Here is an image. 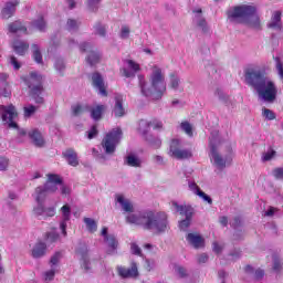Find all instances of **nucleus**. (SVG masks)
<instances>
[{
  "label": "nucleus",
  "instance_id": "nucleus-1",
  "mask_svg": "<svg viewBox=\"0 0 283 283\" xmlns=\"http://www.w3.org/2000/svg\"><path fill=\"white\" fill-rule=\"evenodd\" d=\"M247 85L255 90L259 98L265 103H274L277 98V86L275 82L266 76L260 69H248L244 73Z\"/></svg>",
  "mask_w": 283,
  "mask_h": 283
},
{
  "label": "nucleus",
  "instance_id": "nucleus-2",
  "mask_svg": "<svg viewBox=\"0 0 283 283\" xmlns=\"http://www.w3.org/2000/svg\"><path fill=\"white\" fill-rule=\"evenodd\" d=\"M139 87L143 96L151 98L153 101H160L167 92V83L165 82V72L158 65L151 66V73L149 75V83L151 87L147 86L145 75H138Z\"/></svg>",
  "mask_w": 283,
  "mask_h": 283
},
{
  "label": "nucleus",
  "instance_id": "nucleus-3",
  "mask_svg": "<svg viewBox=\"0 0 283 283\" xmlns=\"http://www.w3.org/2000/svg\"><path fill=\"white\" fill-rule=\"evenodd\" d=\"M126 221L129 224H137L144 229H153L159 232H163L165 229H167V217H160L159 214L155 213H129L126 217Z\"/></svg>",
  "mask_w": 283,
  "mask_h": 283
},
{
  "label": "nucleus",
  "instance_id": "nucleus-4",
  "mask_svg": "<svg viewBox=\"0 0 283 283\" xmlns=\"http://www.w3.org/2000/svg\"><path fill=\"white\" fill-rule=\"evenodd\" d=\"M256 9L254 6L243 4L234 7L232 11L229 12V19L237 23H245L254 30H260V18L255 14Z\"/></svg>",
  "mask_w": 283,
  "mask_h": 283
},
{
  "label": "nucleus",
  "instance_id": "nucleus-5",
  "mask_svg": "<svg viewBox=\"0 0 283 283\" xmlns=\"http://www.w3.org/2000/svg\"><path fill=\"white\" fill-rule=\"evenodd\" d=\"M57 185H63V180L59 175H48V180L44 184V186H39L35 188V200L38 201L39 205V211L38 213H43L45 212V209L41 205V200H43L45 197L50 196V193H54L55 191L59 190Z\"/></svg>",
  "mask_w": 283,
  "mask_h": 283
},
{
  "label": "nucleus",
  "instance_id": "nucleus-6",
  "mask_svg": "<svg viewBox=\"0 0 283 283\" xmlns=\"http://www.w3.org/2000/svg\"><path fill=\"white\" fill-rule=\"evenodd\" d=\"M210 158L214 167L222 171V169H226V167L231 165V160H233V153L231 149H229L227 155L221 156V154L218 151V138L212 137L210 138Z\"/></svg>",
  "mask_w": 283,
  "mask_h": 283
},
{
  "label": "nucleus",
  "instance_id": "nucleus-7",
  "mask_svg": "<svg viewBox=\"0 0 283 283\" xmlns=\"http://www.w3.org/2000/svg\"><path fill=\"white\" fill-rule=\"evenodd\" d=\"M28 87L31 90V96L36 105H43L45 99L41 94H43V76L36 72L30 73V77L27 82Z\"/></svg>",
  "mask_w": 283,
  "mask_h": 283
},
{
  "label": "nucleus",
  "instance_id": "nucleus-8",
  "mask_svg": "<svg viewBox=\"0 0 283 283\" xmlns=\"http://www.w3.org/2000/svg\"><path fill=\"white\" fill-rule=\"evenodd\" d=\"M120 138H123V130L119 127L108 132L102 140V147L105 154H114L116 146L120 143Z\"/></svg>",
  "mask_w": 283,
  "mask_h": 283
},
{
  "label": "nucleus",
  "instance_id": "nucleus-9",
  "mask_svg": "<svg viewBox=\"0 0 283 283\" xmlns=\"http://www.w3.org/2000/svg\"><path fill=\"white\" fill-rule=\"evenodd\" d=\"M169 156L177 160H188L193 157V153L190 149H181L179 139H172L169 148Z\"/></svg>",
  "mask_w": 283,
  "mask_h": 283
},
{
  "label": "nucleus",
  "instance_id": "nucleus-10",
  "mask_svg": "<svg viewBox=\"0 0 283 283\" xmlns=\"http://www.w3.org/2000/svg\"><path fill=\"white\" fill-rule=\"evenodd\" d=\"M0 111L2 113L3 123H8L9 127L17 128L18 125L14 123V119L17 118L18 114L14 105L1 106Z\"/></svg>",
  "mask_w": 283,
  "mask_h": 283
},
{
  "label": "nucleus",
  "instance_id": "nucleus-11",
  "mask_svg": "<svg viewBox=\"0 0 283 283\" xmlns=\"http://www.w3.org/2000/svg\"><path fill=\"white\" fill-rule=\"evenodd\" d=\"M92 48L93 45L90 42H83L82 44H80L81 52H90L86 57L87 63L91 65H96V63L101 62V53L92 51Z\"/></svg>",
  "mask_w": 283,
  "mask_h": 283
},
{
  "label": "nucleus",
  "instance_id": "nucleus-12",
  "mask_svg": "<svg viewBox=\"0 0 283 283\" xmlns=\"http://www.w3.org/2000/svg\"><path fill=\"white\" fill-rule=\"evenodd\" d=\"M101 235L104 237V242L108 247V255H113V253L116 252V249H118V240H116V235L108 234L106 227L102 229Z\"/></svg>",
  "mask_w": 283,
  "mask_h": 283
},
{
  "label": "nucleus",
  "instance_id": "nucleus-13",
  "mask_svg": "<svg viewBox=\"0 0 283 283\" xmlns=\"http://www.w3.org/2000/svg\"><path fill=\"white\" fill-rule=\"evenodd\" d=\"M76 253L80 256L82 269L85 272L90 271L92 268L90 266V255L87 254V244L81 243L76 249Z\"/></svg>",
  "mask_w": 283,
  "mask_h": 283
},
{
  "label": "nucleus",
  "instance_id": "nucleus-14",
  "mask_svg": "<svg viewBox=\"0 0 283 283\" xmlns=\"http://www.w3.org/2000/svg\"><path fill=\"white\" fill-rule=\"evenodd\" d=\"M128 69H123L122 74L126 78H134L136 76V72H140V65L134 60H126Z\"/></svg>",
  "mask_w": 283,
  "mask_h": 283
},
{
  "label": "nucleus",
  "instance_id": "nucleus-15",
  "mask_svg": "<svg viewBox=\"0 0 283 283\" xmlns=\"http://www.w3.org/2000/svg\"><path fill=\"white\" fill-rule=\"evenodd\" d=\"M92 83H93V86L96 90H98L102 96H107V90L105 87V82L103 81V76L101 75V73H97V72L93 73Z\"/></svg>",
  "mask_w": 283,
  "mask_h": 283
},
{
  "label": "nucleus",
  "instance_id": "nucleus-16",
  "mask_svg": "<svg viewBox=\"0 0 283 283\" xmlns=\"http://www.w3.org/2000/svg\"><path fill=\"white\" fill-rule=\"evenodd\" d=\"M113 114L115 118H123L127 112L125 111V106H123V95H115V106L113 108Z\"/></svg>",
  "mask_w": 283,
  "mask_h": 283
},
{
  "label": "nucleus",
  "instance_id": "nucleus-17",
  "mask_svg": "<svg viewBox=\"0 0 283 283\" xmlns=\"http://www.w3.org/2000/svg\"><path fill=\"white\" fill-rule=\"evenodd\" d=\"M186 240L193 249H202L205 247V239L198 233H188Z\"/></svg>",
  "mask_w": 283,
  "mask_h": 283
},
{
  "label": "nucleus",
  "instance_id": "nucleus-18",
  "mask_svg": "<svg viewBox=\"0 0 283 283\" xmlns=\"http://www.w3.org/2000/svg\"><path fill=\"white\" fill-rule=\"evenodd\" d=\"M118 275L120 277H136L138 275V265L136 263H132L130 268H117Z\"/></svg>",
  "mask_w": 283,
  "mask_h": 283
},
{
  "label": "nucleus",
  "instance_id": "nucleus-19",
  "mask_svg": "<svg viewBox=\"0 0 283 283\" xmlns=\"http://www.w3.org/2000/svg\"><path fill=\"white\" fill-rule=\"evenodd\" d=\"M268 28L271 30H282V11H274L270 22L268 23Z\"/></svg>",
  "mask_w": 283,
  "mask_h": 283
},
{
  "label": "nucleus",
  "instance_id": "nucleus-20",
  "mask_svg": "<svg viewBox=\"0 0 283 283\" xmlns=\"http://www.w3.org/2000/svg\"><path fill=\"white\" fill-rule=\"evenodd\" d=\"M62 156L67 160L69 165L71 167H78V155L76 154V150L73 148H67Z\"/></svg>",
  "mask_w": 283,
  "mask_h": 283
},
{
  "label": "nucleus",
  "instance_id": "nucleus-21",
  "mask_svg": "<svg viewBox=\"0 0 283 283\" xmlns=\"http://www.w3.org/2000/svg\"><path fill=\"white\" fill-rule=\"evenodd\" d=\"M115 200L118 202V205H120L123 211H126V213L134 212V205L129 199L125 198V196L116 195Z\"/></svg>",
  "mask_w": 283,
  "mask_h": 283
},
{
  "label": "nucleus",
  "instance_id": "nucleus-22",
  "mask_svg": "<svg viewBox=\"0 0 283 283\" xmlns=\"http://www.w3.org/2000/svg\"><path fill=\"white\" fill-rule=\"evenodd\" d=\"M28 135L35 147H43V145H45V139L39 129L34 128L30 130Z\"/></svg>",
  "mask_w": 283,
  "mask_h": 283
},
{
  "label": "nucleus",
  "instance_id": "nucleus-23",
  "mask_svg": "<svg viewBox=\"0 0 283 283\" xmlns=\"http://www.w3.org/2000/svg\"><path fill=\"white\" fill-rule=\"evenodd\" d=\"M193 12L196 13L193 23H196L198 28H201L203 32H207V20L202 17V9L193 10Z\"/></svg>",
  "mask_w": 283,
  "mask_h": 283
},
{
  "label": "nucleus",
  "instance_id": "nucleus-24",
  "mask_svg": "<svg viewBox=\"0 0 283 283\" xmlns=\"http://www.w3.org/2000/svg\"><path fill=\"white\" fill-rule=\"evenodd\" d=\"M171 207L177 213H193V207L189 203L179 205L177 201H172Z\"/></svg>",
  "mask_w": 283,
  "mask_h": 283
},
{
  "label": "nucleus",
  "instance_id": "nucleus-25",
  "mask_svg": "<svg viewBox=\"0 0 283 283\" xmlns=\"http://www.w3.org/2000/svg\"><path fill=\"white\" fill-rule=\"evenodd\" d=\"M46 251H48V245L43 242H38L32 249V258H35V259L43 258Z\"/></svg>",
  "mask_w": 283,
  "mask_h": 283
},
{
  "label": "nucleus",
  "instance_id": "nucleus-26",
  "mask_svg": "<svg viewBox=\"0 0 283 283\" xmlns=\"http://www.w3.org/2000/svg\"><path fill=\"white\" fill-rule=\"evenodd\" d=\"M17 6H19L18 1L7 2L6 7L2 9V17L10 19V17L17 12Z\"/></svg>",
  "mask_w": 283,
  "mask_h": 283
},
{
  "label": "nucleus",
  "instance_id": "nucleus-27",
  "mask_svg": "<svg viewBox=\"0 0 283 283\" xmlns=\"http://www.w3.org/2000/svg\"><path fill=\"white\" fill-rule=\"evenodd\" d=\"M12 46H13L15 54L23 56V54H25V52H28V48H30V44H28V42L15 40L13 42Z\"/></svg>",
  "mask_w": 283,
  "mask_h": 283
},
{
  "label": "nucleus",
  "instance_id": "nucleus-28",
  "mask_svg": "<svg viewBox=\"0 0 283 283\" xmlns=\"http://www.w3.org/2000/svg\"><path fill=\"white\" fill-rule=\"evenodd\" d=\"M192 220H193V213L181 214V220L179 221V229L181 231H187V228L191 227Z\"/></svg>",
  "mask_w": 283,
  "mask_h": 283
},
{
  "label": "nucleus",
  "instance_id": "nucleus-29",
  "mask_svg": "<svg viewBox=\"0 0 283 283\" xmlns=\"http://www.w3.org/2000/svg\"><path fill=\"white\" fill-rule=\"evenodd\" d=\"M9 32H11L12 34H18L21 32L23 34H27L28 29L20 21H15L9 24Z\"/></svg>",
  "mask_w": 283,
  "mask_h": 283
},
{
  "label": "nucleus",
  "instance_id": "nucleus-30",
  "mask_svg": "<svg viewBox=\"0 0 283 283\" xmlns=\"http://www.w3.org/2000/svg\"><path fill=\"white\" fill-rule=\"evenodd\" d=\"M105 109H107V106H105V105H97V106L93 107L91 109V118H93V120H101Z\"/></svg>",
  "mask_w": 283,
  "mask_h": 283
},
{
  "label": "nucleus",
  "instance_id": "nucleus-31",
  "mask_svg": "<svg viewBox=\"0 0 283 283\" xmlns=\"http://www.w3.org/2000/svg\"><path fill=\"white\" fill-rule=\"evenodd\" d=\"M149 129H151V120L140 119L138 124L139 134H142V136H147Z\"/></svg>",
  "mask_w": 283,
  "mask_h": 283
},
{
  "label": "nucleus",
  "instance_id": "nucleus-32",
  "mask_svg": "<svg viewBox=\"0 0 283 283\" xmlns=\"http://www.w3.org/2000/svg\"><path fill=\"white\" fill-rule=\"evenodd\" d=\"M32 28H35V30H39V32H45V28H48V24L45 23V20L43 17L38 18L31 23Z\"/></svg>",
  "mask_w": 283,
  "mask_h": 283
},
{
  "label": "nucleus",
  "instance_id": "nucleus-33",
  "mask_svg": "<svg viewBox=\"0 0 283 283\" xmlns=\"http://www.w3.org/2000/svg\"><path fill=\"white\" fill-rule=\"evenodd\" d=\"M81 28V21L75 19H69L66 22V30L69 32H76Z\"/></svg>",
  "mask_w": 283,
  "mask_h": 283
},
{
  "label": "nucleus",
  "instance_id": "nucleus-34",
  "mask_svg": "<svg viewBox=\"0 0 283 283\" xmlns=\"http://www.w3.org/2000/svg\"><path fill=\"white\" fill-rule=\"evenodd\" d=\"M125 163H126V165H128V167H140L143 161H140V159L138 157H136L135 155H128L126 157Z\"/></svg>",
  "mask_w": 283,
  "mask_h": 283
},
{
  "label": "nucleus",
  "instance_id": "nucleus-35",
  "mask_svg": "<svg viewBox=\"0 0 283 283\" xmlns=\"http://www.w3.org/2000/svg\"><path fill=\"white\" fill-rule=\"evenodd\" d=\"M84 223L86 224V229L90 231V233H95V231L98 229V224L92 218H84Z\"/></svg>",
  "mask_w": 283,
  "mask_h": 283
},
{
  "label": "nucleus",
  "instance_id": "nucleus-36",
  "mask_svg": "<svg viewBox=\"0 0 283 283\" xmlns=\"http://www.w3.org/2000/svg\"><path fill=\"white\" fill-rule=\"evenodd\" d=\"M38 109H39V106H34L32 104L24 106L23 107L24 118H32V116H34V114H36Z\"/></svg>",
  "mask_w": 283,
  "mask_h": 283
},
{
  "label": "nucleus",
  "instance_id": "nucleus-37",
  "mask_svg": "<svg viewBox=\"0 0 283 283\" xmlns=\"http://www.w3.org/2000/svg\"><path fill=\"white\" fill-rule=\"evenodd\" d=\"M32 50H33V59L35 63H43V55L41 54V50L39 49V45L33 44Z\"/></svg>",
  "mask_w": 283,
  "mask_h": 283
},
{
  "label": "nucleus",
  "instance_id": "nucleus-38",
  "mask_svg": "<svg viewBox=\"0 0 283 283\" xmlns=\"http://www.w3.org/2000/svg\"><path fill=\"white\" fill-rule=\"evenodd\" d=\"M94 30H95V34H98V36H107V29L105 28V25L101 24V22H97L94 25Z\"/></svg>",
  "mask_w": 283,
  "mask_h": 283
},
{
  "label": "nucleus",
  "instance_id": "nucleus-39",
  "mask_svg": "<svg viewBox=\"0 0 283 283\" xmlns=\"http://www.w3.org/2000/svg\"><path fill=\"white\" fill-rule=\"evenodd\" d=\"M67 222H70V213H64L63 220L60 223V229H61L63 235H67V231L65 230V229H67Z\"/></svg>",
  "mask_w": 283,
  "mask_h": 283
},
{
  "label": "nucleus",
  "instance_id": "nucleus-40",
  "mask_svg": "<svg viewBox=\"0 0 283 283\" xmlns=\"http://www.w3.org/2000/svg\"><path fill=\"white\" fill-rule=\"evenodd\" d=\"M175 273L179 276V277H188L189 273L187 272V268L182 266V265H175L174 266Z\"/></svg>",
  "mask_w": 283,
  "mask_h": 283
},
{
  "label": "nucleus",
  "instance_id": "nucleus-41",
  "mask_svg": "<svg viewBox=\"0 0 283 283\" xmlns=\"http://www.w3.org/2000/svg\"><path fill=\"white\" fill-rule=\"evenodd\" d=\"M130 253L133 255H138L139 258H143V250L140 249V245L136 242L130 243Z\"/></svg>",
  "mask_w": 283,
  "mask_h": 283
},
{
  "label": "nucleus",
  "instance_id": "nucleus-42",
  "mask_svg": "<svg viewBox=\"0 0 283 283\" xmlns=\"http://www.w3.org/2000/svg\"><path fill=\"white\" fill-rule=\"evenodd\" d=\"M180 127L182 132H185L188 136H193V127H191V124L189 122H182L180 124Z\"/></svg>",
  "mask_w": 283,
  "mask_h": 283
},
{
  "label": "nucleus",
  "instance_id": "nucleus-43",
  "mask_svg": "<svg viewBox=\"0 0 283 283\" xmlns=\"http://www.w3.org/2000/svg\"><path fill=\"white\" fill-rule=\"evenodd\" d=\"M170 87L171 90H178L180 87V77L177 75H170Z\"/></svg>",
  "mask_w": 283,
  "mask_h": 283
},
{
  "label": "nucleus",
  "instance_id": "nucleus-44",
  "mask_svg": "<svg viewBox=\"0 0 283 283\" xmlns=\"http://www.w3.org/2000/svg\"><path fill=\"white\" fill-rule=\"evenodd\" d=\"M132 30L129 29L128 25H123L119 32V38L125 40V39H129V34H130Z\"/></svg>",
  "mask_w": 283,
  "mask_h": 283
},
{
  "label": "nucleus",
  "instance_id": "nucleus-45",
  "mask_svg": "<svg viewBox=\"0 0 283 283\" xmlns=\"http://www.w3.org/2000/svg\"><path fill=\"white\" fill-rule=\"evenodd\" d=\"M8 167H10V159L0 157V171H8Z\"/></svg>",
  "mask_w": 283,
  "mask_h": 283
},
{
  "label": "nucleus",
  "instance_id": "nucleus-46",
  "mask_svg": "<svg viewBox=\"0 0 283 283\" xmlns=\"http://www.w3.org/2000/svg\"><path fill=\"white\" fill-rule=\"evenodd\" d=\"M214 96L219 97V101H222L223 103H227V101H229V96H227V94H224V92L220 88H217L214 91Z\"/></svg>",
  "mask_w": 283,
  "mask_h": 283
},
{
  "label": "nucleus",
  "instance_id": "nucleus-47",
  "mask_svg": "<svg viewBox=\"0 0 283 283\" xmlns=\"http://www.w3.org/2000/svg\"><path fill=\"white\" fill-rule=\"evenodd\" d=\"M275 67H276V72L280 76V78H283V62L282 60H280V57H275Z\"/></svg>",
  "mask_w": 283,
  "mask_h": 283
},
{
  "label": "nucleus",
  "instance_id": "nucleus-48",
  "mask_svg": "<svg viewBox=\"0 0 283 283\" xmlns=\"http://www.w3.org/2000/svg\"><path fill=\"white\" fill-rule=\"evenodd\" d=\"M273 270L274 271L282 270V259H280V256H277V255L273 256Z\"/></svg>",
  "mask_w": 283,
  "mask_h": 283
},
{
  "label": "nucleus",
  "instance_id": "nucleus-49",
  "mask_svg": "<svg viewBox=\"0 0 283 283\" xmlns=\"http://www.w3.org/2000/svg\"><path fill=\"white\" fill-rule=\"evenodd\" d=\"M275 157V150L270 149L268 153H263L262 160L263 163H269V160Z\"/></svg>",
  "mask_w": 283,
  "mask_h": 283
},
{
  "label": "nucleus",
  "instance_id": "nucleus-50",
  "mask_svg": "<svg viewBox=\"0 0 283 283\" xmlns=\"http://www.w3.org/2000/svg\"><path fill=\"white\" fill-rule=\"evenodd\" d=\"M54 275H56V271L54 270H49L44 272L43 274L44 282H52V280H54Z\"/></svg>",
  "mask_w": 283,
  "mask_h": 283
},
{
  "label": "nucleus",
  "instance_id": "nucleus-51",
  "mask_svg": "<svg viewBox=\"0 0 283 283\" xmlns=\"http://www.w3.org/2000/svg\"><path fill=\"white\" fill-rule=\"evenodd\" d=\"M71 109L72 116H81V114H83V106H81V104L73 105Z\"/></svg>",
  "mask_w": 283,
  "mask_h": 283
},
{
  "label": "nucleus",
  "instance_id": "nucleus-52",
  "mask_svg": "<svg viewBox=\"0 0 283 283\" xmlns=\"http://www.w3.org/2000/svg\"><path fill=\"white\" fill-rule=\"evenodd\" d=\"M272 174L276 180H283V167L274 168Z\"/></svg>",
  "mask_w": 283,
  "mask_h": 283
},
{
  "label": "nucleus",
  "instance_id": "nucleus-53",
  "mask_svg": "<svg viewBox=\"0 0 283 283\" xmlns=\"http://www.w3.org/2000/svg\"><path fill=\"white\" fill-rule=\"evenodd\" d=\"M98 3H101V0H88V10L96 12L98 10Z\"/></svg>",
  "mask_w": 283,
  "mask_h": 283
},
{
  "label": "nucleus",
  "instance_id": "nucleus-54",
  "mask_svg": "<svg viewBox=\"0 0 283 283\" xmlns=\"http://www.w3.org/2000/svg\"><path fill=\"white\" fill-rule=\"evenodd\" d=\"M188 187H189L190 191H192L196 196H198L199 192L202 191V190L200 189V187L198 186V184H196V182L189 181V182H188Z\"/></svg>",
  "mask_w": 283,
  "mask_h": 283
},
{
  "label": "nucleus",
  "instance_id": "nucleus-55",
  "mask_svg": "<svg viewBox=\"0 0 283 283\" xmlns=\"http://www.w3.org/2000/svg\"><path fill=\"white\" fill-rule=\"evenodd\" d=\"M263 116L268 118V120H275V113L269 108H263Z\"/></svg>",
  "mask_w": 283,
  "mask_h": 283
},
{
  "label": "nucleus",
  "instance_id": "nucleus-56",
  "mask_svg": "<svg viewBox=\"0 0 283 283\" xmlns=\"http://www.w3.org/2000/svg\"><path fill=\"white\" fill-rule=\"evenodd\" d=\"M46 240L48 242H56V240H59V233H56L55 231H51L49 233H46Z\"/></svg>",
  "mask_w": 283,
  "mask_h": 283
},
{
  "label": "nucleus",
  "instance_id": "nucleus-57",
  "mask_svg": "<svg viewBox=\"0 0 283 283\" xmlns=\"http://www.w3.org/2000/svg\"><path fill=\"white\" fill-rule=\"evenodd\" d=\"M197 196H199V198H202V200L205 202H208V205H213V199H211L209 195L205 193V191L201 190Z\"/></svg>",
  "mask_w": 283,
  "mask_h": 283
},
{
  "label": "nucleus",
  "instance_id": "nucleus-58",
  "mask_svg": "<svg viewBox=\"0 0 283 283\" xmlns=\"http://www.w3.org/2000/svg\"><path fill=\"white\" fill-rule=\"evenodd\" d=\"M150 125L153 126V129H163L164 125L163 122L160 119H153L150 120Z\"/></svg>",
  "mask_w": 283,
  "mask_h": 283
},
{
  "label": "nucleus",
  "instance_id": "nucleus-59",
  "mask_svg": "<svg viewBox=\"0 0 283 283\" xmlns=\"http://www.w3.org/2000/svg\"><path fill=\"white\" fill-rule=\"evenodd\" d=\"M98 136V129H96V126H92L91 130L88 132L87 138L92 140V138H96Z\"/></svg>",
  "mask_w": 283,
  "mask_h": 283
},
{
  "label": "nucleus",
  "instance_id": "nucleus-60",
  "mask_svg": "<svg viewBox=\"0 0 283 283\" xmlns=\"http://www.w3.org/2000/svg\"><path fill=\"white\" fill-rule=\"evenodd\" d=\"M55 70H57V72H63V70H65V63L63 60L55 61Z\"/></svg>",
  "mask_w": 283,
  "mask_h": 283
},
{
  "label": "nucleus",
  "instance_id": "nucleus-61",
  "mask_svg": "<svg viewBox=\"0 0 283 283\" xmlns=\"http://www.w3.org/2000/svg\"><path fill=\"white\" fill-rule=\"evenodd\" d=\"M254 280H262L264 277V270L258 269L254 271Z\"/></svg>",
  "mask_w": 283,
  "mask_h": 283
},
{
  "label": "nucleus",
  "instance_id": "nucleus-62",
  "mask_svg": "<svg viewBox=\"0 0 283 283\" xmlns=\"http://www.w3.org/2000/svg\"><path fill=\"white\" fill-rule=\"evenodd\" d=\"M59 260H61V252L55 253L52 258H51V264L56 265L59 264Z\"/></svg>",
  "mask_w": 283,
  "mask_h": 283
},
{
  "label": "nucleus",
  "instance_id": "nucleus-63",
  "mask_svg": "<svg viewBox=\"0 0 283 283\" xmlns=\"http://www.w3.org/2000/svg\"><path fill=\"white\" fill-rule=\"evenodd\" d=\"M208 260H209V256L205 253L200 254L197 259L199 264H206V262H208Z\"/></svg>",
  "mask_w": 283,
  "mask_h": 283
},
{
  "label": "nucleus",
  "instance_id": "nucleus-64",
  "mask_svg": "<svg viewBox=\"0 0 283 283\" xmlns=\"http://www.w3.org/2000/svg\"><path fill=\"white\" fill-rule=\"evenodd\" d=\"M10 63H11V65H13L14 70L21 69V64H19V61L14 56H11Z\"/></svg>",
  "mask_w": 283,
  "mask_h": 283
}]
</instances>
